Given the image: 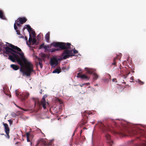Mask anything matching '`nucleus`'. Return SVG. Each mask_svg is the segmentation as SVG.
<instances>
[{
  "instance_id": "nucleus-1",
  "label": "nucleus",
  "mask_w": 146,
  "mask_h": 146,
  "mask_svg": "<svg viewBox=\"0 0 146 146\" xmlns=\"http://www.w3.org/2000/svg\"><path fill=\"white\" fill-rule=\"evenodd\" d=\"M8 44L9 46L12 48L8 47H5V53L7 54L11 53L13 55H9L8 59L13 62H15L16 59L18 63L21 66H24L23 62L25 65V69L21 68L20 71L23 73V75H25L28 76H30L31 73L34 71L33 64L27 60L20 48L11 44Z\"/></svg>"
},
{
  "instance_id": "nucleus-2",
  "label": "nucleus",
  "mask_w": 146,
  "mask_h": 146,
  "mask_svg": "<svg viewBox=\"0 0 146 146\" xmlns=\"http://www.w3.org/2000/svg\"><path fill=\"white\" fill-rule=\"evenodd\" d=\"M97 125L99 127L102 132L105 133V137L107 140V143L109 145L112 146L113 144V142L111 139L110 135L106 133L109 130L108 128L100 121H98Z\"/></svg>"
},
{
  "instance_id": "nucleus-3",
  "label": "nucleus",
  "mask_w": 146,
  "mask_h": 146,
  "mask_svg": "<svg viewBox=\"0 0 146 146\" xmlns=\"http://www.w3.org/2000/svg\"><path fill=\"white\" fill-rule=\"evenodd\" d=\"M78 52V51L75 49L70 50H64L62 55V56H63L62 58L63 59H66L70 56H74V54L77 53Z\"/></svg>"
},
{
  "instance_id": "nucleus-4",
  "label": "nucleus",
  "mask_w": 146,
  "mask_h": 146,
  "mask_svg": "<svg viewBox=\"0 0 146 146\" xmlns=\"http://www.w3.org/2000/svg\"><path fill=\"white\" fill-rule=\"evenodd\" d=\"M71 45L69 43L59 42L58 47L61 50H67L71 48H70Z\"/></svg>"
},
{
  "instance_id": "nucleus-5",
  "label": "nucleus",
  "mask_w": 146,
  "mask_h": 146,
  "mask_svg": "<svg viewBox=\"0 0 146 146\" xmlns=\"http://www.w3.org/2000/svg\"><path fill=\"white\" fill-rule=\"evenodd\" d=\"M16 95L17 97H18L21 101L23 102L27 99L28 97L29 96V94L28 93H23L22 94H20L19 96V94L16 91Z\"/></svg>"
},
{
  "instance_id": "nucleus-6",
  "label": "nucleus",
  "mask_w": 146,
  "mask_h": 146,
  "mask_svg": "<svg viewBox=\"0 0 146 146\" xmlns=\"http://www.w3.org/2000/svg\"><path fill=\"white\" fill-rule=\"evenodd\" d=\"M52 144V141H50L49 142H47L45 139H42L38 140L36 145H44V146H51Z\"/></svg>"
},
{
  "instance_id": "nucleus-7",
  "label": "nucleus",
  "mask_w": 146,
  "mask_h": 146,
  "mask_svg": "<svg viewBox=\"0 0 146 146\" xmlns=\"http://www.w3.org/2000/svg\"><path fill=\"white\" fill-rule=\"evenodd\" d=\"M3 125L4 126V129L5 132L6 134L5 137L9 139L10 138V136L9 135L10 131V129L7 123H3Z\"/></svg>"
},
{
  "instance_id": "nucleus-8",
  "label": "nucleus",
  "mask_w": 146,
  "mask_h": 146,
  "mask_svg": "<svg viewBox=\"0 0 146 146\" xmlns=\"http://www.w3.org/2000/svg\"><path fill=\"white\" fill-rule=\"evenodd\" d=\"M50 63L51 66H56L58 64V61L57 58L55 57H53L50 59Z\"/></svg>"
},
{
  "instance_id": "nucleus-9",
  "label": "nucleus",
  "mask_w": 146,
  "mask_h": 146,
  "mask_svg": "<svg viewBox=\"0 0 146 146\" xmlns=\"http://www.w3.org/2000/svg\"><path fill=\"white\" fill-rule=\"evenodd\" d=\"M46 97V96L45 97L44 96L41 99L40 102V104L42 106V107L44 109H46V102L45 99V98Z\"/></svg>"
},
{
  "instance_id": "nucleus-10",
  "label": "nucleus",
  "mask_w": 146,
  "mask_h": 146,
  "mask_svg": "<svg viewBox=\"0 0 146 146\" xmlns=\"http://www.w3.org/2000/svg\"><path fill=\"white\" fill-rule=\"evenodd\" d=\"M25 26L26 27H24L23 29H24L25 28H26L29 32H30L32 33L33 36L34 37L35 36V33L33 31L32 29L31 28L30 26L28 25H26Z\"/></svg>"
},
{
  "instance_id": "nucleus-11",
  "label": "nucleus",
  "mask_w": 146,
  "mask_h": 146,
  "mask_svg": "<svg viewBox=\"0 0 146 146\" xmlns=\"http://www.w3.org/2000/svg\"><path fill=\"white\" fill-rule=\"evenodd\" d=\"M77 77L80 78L82 79H88L89 80V78L87 76L84 74H82L80 73H79L78 74Z\"/></svg>"
},
{
  "instance_id": "nucleus-12",
  "label": "nucleus",
  "mask_w": 146,
  "mask_h": 146,
  "mask_svg": "<svg viewBox=\"0 0 146 146\" xmlns=\"http://www.w3.org/2000/svg\"><path fill=\"white\" fill-rule=\"evenodd\" d=\"M21 24H22L25 23L27 20V19L25 17H19L18 19Z\"/></svg>"
},
{
  "instance_id": "nucleus-13",
  "label": "nucleus",
  "mask_w": 146,
  "mask_h": 146,
  "mask_svg": "<svg viewBox=\"0 0 146 146\" xmlns=\"http://www.w3.org/2000/svg\"><path fill=\"white\" fill-rule=\"evenodd\" d=\"M33 39L31 37V35L30 34V37L29 38L28 42L27 41V44L28 46L29 47H31V43Z\"/></svg>"
},
{
  "instance_id": "nucleus-14",
  "label": "nucleus",
  "mask_w": 146,
  "mask_h": 146,
  "mask_svg": "<svg viewBox=\"0 0 146 146\" xmlns=\"http://www.w3.org/2000/svg\"><path fill=\"white\" fill-rule=\"evenodd\" d=\"M127 133L131 136L135 135L136 133V131H130L129 130H127Z\"/></svg>"
},
{
  "instance_id": "nucleus-15",
  "label": "nucleus",
  "mask_w": 146,
  "mask_h": 146,
  "mask_svg": "<svg viewBox=\"0 0 146 146\" xmlns=\"http://www.w3.org/2000/svg\"><path fill=\"white\" fill-rule=\"evenodd\" d=\"M11 67L12 68V69L15 70H18L19 68V67L16 65L14 64H12L11 65Z\"/></svg>"
},
{
  "instance_id": "nucleus-16",
  "label": "nucleus",
  "mask_w": 146,
  "mask_h": 146,
  "mask_svg": "<svg viewBox=\"0 0 146 146\" xmlns=\"http://www.w3.org/2000/svg\"><path fill=\"white\" fill-rule=\"evenodd\" d=\"M45 37L46 42H49L50 39V33L49 32H48L47 34H46Z\"/></svg>"
},
{
  "instance_id": "nucleus-17",
  "label": "nucleus",
  "mask_w": 146,
  "mask_h": 146,
  "mask_svg": "<svg viewBox=\"0 0 146 146\" xmlns=\"http://www.w3.org/2000/svg\"><path fill=\"white\" fill-rule=\"evenodd\" d=\"M61 71L60 68L59 69V68H56L52 72V73H57V74H59L60 73Z\"/></svg>"
},
{
  "instance_id": "nucleus-18",
  "label": "nucleus",
  "mask_w": 146,
  "mask_h": 146,
  "mask_svg": "<svg viewBox=\"0 0 146 146\" xmlns=\"http://www.w3.org/2000/svg\"><path fill=\"white\" fill-rule=\"evenodd\" d=\"M0 18L2 19H5L6 18L4 16L3 11L0 10Z\"/></svg>"
},
{
  "instance_id": "nucleus-19",
  "label": "nucleus",
  "mask_w": 146,
  "mask_h": 146,
  "mask_svg": "<svg viewBox=\"0 0 146 146\" xmlns=\"http://www.w3.org/2000/svg\"><path fill=\"white\" fill-rule=\"evenodd\" d=\"M118 58L117 57H116L113 58V62L112 63V65L115 66H117L116 60L117 59H118Z\"/></svg>"
},
{
  "instance_id": "nucleus-20",
  "label": "nucleus",
  "mask_w": 146,
  "mask_h": 146,
  "mask_svg": "<svg viewBox=\"0 0 146 146\" xmlns=\"http://www.w3.org/2000/svg\"><path fill=\"white\" fill-rule=\"evenodd\" d=\"M59 42H52L51 44V45H52L54 47H58Z\"/></svg>"
},
{
  "instance_id": "nucleus-21",
  "label": "nucleus",
  "mask_w": 146,
  "mask_h": 146,
  "mask_svg": "<svg viewBox=\"0 0 146 146\" xmlns=\"http://www.w3.org/2000/svg\"><path fill=\"white\" fill-rule=\"evenodd\" d=\"M93 79L94 80H96L98 77V76L97 74L94 73L93 74Z\"/></svg>"
},
{
  "instance_id": "nucleus-22",
  "label": "nucleus",
  "mask_w": 146,
  "mask_h": 146,
  "mask_svg": "<svg viewBox=\"0 0 146 146\" xmlns=\"http://www.w3.org/2000/svg\"><path fill=\"white\" fill-rule=\"evenodd\" d=\"M139 146H146V141H143L139 145Z\"/></svg>"
},
{
  "instance_id": "nucleus-23",
  "label": "nucleus",
  "mask_w": 146,
  "mask_h": 146,
  "mask_svg": "<svg viewBox=\"0 0 146 146\" xmlns=\"http://www.w3.org/2000/svg\"><path fill=\"white\" fill-rule=\"evenodd\" d=\"M36 42V39L34 38L33 39L31 43V45H33L34 44H35Z\"/></svg>"
},
{
  "instance_id": "nucleus-24",
  "label": "nucleus",
  "mask_w": 146,
  "mask_h": 146,
  "mask_svg": "<svg viewBox=\"0 0 146 146\" xmlns=\"http://www.w3.org/2000/svg\"><path fill=\"white\" fill-rule=\"evenodd\" d=\"M20 23V21L19 20H18V19L17 20L15 21V23H16V25H17L18 27H20L21 26L20 25L21 23Z\"/></svg>"
},
{
  "instance_id": "nucleus-25",
  "label": "nucleus",
  "mask_w": 146,
  "mask_h": 146,
  "mask_svg": "<svg viewBox=\"0 0 146 146\" xmlns=\"http://www.w3.org/2000/svg\"><path fill=\"white\" fill-rule=\"evenodd\" d=\"M138 82L140 85H143L144 84V82L139 80H138Z\"/></svg>"
},
{
  "instance_id": "nucleus-26",
  "label": "nucleus",
  "mask_w": 146,
  "mask_h": 146,
  "mask_svg": "<svg viewBox=\"0 0 146 146\" xmlns=\"http://www.w3.org/2000/svg\"><path fill=\"white\" fill-rule=\"evenodd\" d=\"M16 31L17 32V35H21L20 33V31L19 30L17 29L16 30Z\"/></svg>"
},
{
  "instance_id": "nucleus-27",
  "label": "nucleus",
  "mask_w": 146,
  "mask_h": 146,
  "mask_svg": "<svg viewBox=\"0 0 146 146\" xmlns=\"http://www.w3.org/2000/svg\"><path fill=\"white\" fill-rule=\"evenodd\" d=\"M39 64V65L40 67L41 68H42L43 65L42 64V62H38Z\"/></svg>"
},
{
  "instance_id": "nucleus-28",
  "label": "nucleus",
  "mask_w": 146,
  "mask_h": 146,
  "mask_svg": "<svg viewBox=\"0 0 146 146\" xmlns=\"http://www.w3.org/2000/svg\"><path fill=\"white\" fill-rule=\"evenodd\" d=\"M106 76H107V77H108V79L110 80L111 79V76L110 74H108L106 75Z\"/></svg>"
},
{
  "instance_id": "nucleus-29",
  "label": "nucleus",
  "mask_w": 146,
  "mask_h": 146,
  "mask_svg": "<svg viewBox=\"0 0 146 146\" xmlns=\"http://www.w3.org/2000/svg\"><path fill=\"white\" fill-rule=\"evenodd\" d=\"M14 28L15 29V30H16H16H17V29L18 27H17V26H16V23H15L14 24Z\"/></svg>"
},
{
  "instance_id": "nucleus-30",
  "label": "nucleus",
  "mask_w": 146,
  "mask_h": 146,
  "mask_svg": "<svg viewBox=\"0 0 146 146\" xmlns=\"http://www.w3.org/2000/svg\"><path fill=\"white\" fill-rule=\"evenodd\" d=\"M55 51H56V50H55V48H53V49H51L50 50V51L51 52H55Z\"/></svg>"
},
{
  "instance_id": "nucleus-31",
  "label": "nucleus",
  "mask_w": 146,
  "mask_h": 146,
  "mask_svg": "<svg viewBox=\"0 0 146 146\" xmlns=\"http://www.w3.org/2000/svg\"><path fill=\"white\" fill-rule=\"evenodd\" d=\"M44 44H41V45H40L39 47V49H41L42 48H43L44 46Z\"/></svg>"
},
{
  "instance_id": "nucleus-32",
  "label": "nucleus",
  "mask_w": 146,
  "mask_h": 146,
  "mask_svg": "<svg viewBox=\"0 0 146 146\" xmlns=\"http://www.w3.org/2000/svg\"><path fill=\"white\" fill-rule=\"evenodd\" d=\"M86 123H87V122L86 121H83V122H82V123H81V124L82 125H85Z\"/></svg>"
},
{
  "instance_id": "nucleus-33",
  "label": "nucleus",
  "mask_w": 146,
  "mask_h": 146,
  "mask_svg": "<svg viewBox=\"0 0 146 146\" xmlns=\"http://www.w3.org/2000/svg\"><path fill=\"white\" fill-rule=\"evenodd\" d=\"M58 101V102L60 104H62L63 103V102L62 101H61L60 99H57Z\"/></svg>"
},
{
  "instance_id": "nucleus-34",
  "label": "nucleus",
  "mask_w": 146,
  "mask_h": 146,
  "mask_svg": "<svg viewBox=\"0 0 146 146\" xmlns=\"http://www.w3.org/2000/svg\"><path fill=\"white\" fill-rule=\"evenodd\" d=\"M87 72L90 74H92V72L90 70H87Z\"/></svg>"
},
{
  "instance_id": "nucleus-35",
  "label": "nucleus",
  "mask_w": 146,
  "mask_h": 146,
  "mask_svg": "<svg viewBox=\"0 0 146 146\" xmlns=\"http://www.w3.org/2000/svg\"><path fill=\"white\" fill-rule=\"evenodd\" d=\"M26 135L27 136V137H29L30 135L29 133H27Z\"/></svg>"
},
{
  "instance_id": "nucleus-36",
  "label": "nucleus",
  "mask_w": 146,
  "mask_h": 146,
  "mask_svg": "<svg viewBox=\"0 0 146 146\" xmlns=\"http://www.w3.org/2000/svg\"><path fill=\"white\" fill-rule=\"evenodd\" d=\"M42 57L44 58H45L46 57V55L44 54H42Z\"/></svg>"
},
{
  "instance_id": "nucleus-37",
  "label": "nucleus",
  "mask_w": 146,
  "mask_h": 146,
  "mask_svg": "<svg viewBox=\"0 0 146 146\" xmlns=\"http://www.w3.org/2000/svg\"><path fill=\"white\" fill-rule=\"evenodd\" d=\"M112 81L113 82H117V79L115 78L113 79H112Z\"/></svg>"
},
{
  "instance_id": "nucleus-38",
  "label": "nucleus",
  "mask_w": 146,
  "mask_h": 146,
  "mask_svg": "<svg viewBox=\"0 0 146 146\" xmlns=\"http://www.w3.org/2000/svg\"><path fill=\"white\" fill-rule=\"evenodd\" d=\"M8 121L9 122L10 124H12L13 121L9 119L8 120Z\"/></svg>"
},
{
  "instance_id": "nucleus-39",
  "label": "nucleus",
  "mask_w": 146,
  "mask_h": 146,
  "mask_svg": "<svg viewBox=\"0 0 146 146\" xmlns=\"http://www.w3.org/2000/svg\"><path fill=\"white\" fill-rule=\"evenodd\" d=\"M17 106V107H18V108H20V109H21V110H24V111H26V110H25V109H23V108H21V107H19V106Z\"/></svg>"
},
{
  "instance_id": "nucleus-40",
  "label": "nucleus",
  "mask_w": 146,
  "mask_h": 146,
  "mask_svg": "<svg viewBox=\"0 0 146 146\" xmlns=\"http://www.w3.org/2000/svg\"><path fill=\"white\" fill-rule=\"evenodd\" d=\"M49 48L48 46H44L43 48L45 49H46L47 48Z\"/></svg>"
},
{
  "instance_id": "nucleus-41",
  "label": "nucleus",
  "mask_w": 146,
  "mask_h": 146,
  "mask_svg": "<svg viewBox=\"0 0 146 146\" xmlns=\"http://www.w3.org/2000/svg\"><path fill=\"white\" fill-rule=\"evenodd\" d=\"M38 60L39 62H42V60L41 58H38Z\"/></svg>"
},
{
  "instance_id": "nucleus-42",
  "label": "nucleus",
  "mask_w": 146,
  "mask_h": 146,
  "mask_svg": "<svg viewBox=\"0 0 146 146\" xmlns=\"http://www.w3.org/2000/svg\"><path fill=\"white\" fill-rule=\"evenodd\" d=\"M27 141L28 142H30V140L29 139V137H27Z\"/></svg>"
},
{
  "instance_id": "nucleus-43",
  "label": "nucleus",
  "mask_w": 146,
  "mask_h": 146,
  "mask_svg": "<svg viewBox=\"0 0 146 146\" xmlns=\"http://www.w3.org/2000/svg\"><path fill=\"white\" fill-rule=\"evenodd\" d=\"M25 40H26L27 42L28 41V38L27 37L25 36Z\"/></svg>"
},
{
  "instance_id": "nucleus-44",
  "label": "nucleus",
  "mask_w": 146,
  "mask_h": 146,
  "mask_svg": "<svg viewBox=\"0 0 146 146\" xmlns=\"http://www.w3.org/2000/svg\"><path fill=\"white\" fill-rule=\"evenodd\" d=\"M55 50H56V51H58L59 50H60V49L58 48H55Z\"/></svg>"
},
{
  "instance_id": "nucleus-45",
  "label": "nucleus",
  "mask_w": 146,
  "mask_h": 146,
  "mask_svg": "<svg viewBox=\"0 0 146 146\" xmlns=\"http://www.w3.org/2000/svg\"><path fill=\"white\" fill-rule=\"evenodd\" d=\"M82 130H81L80 131V135H81V134L82 133Z\"/></svg>"
},
{
  "instance_id": "nucleus-46",
  "label": "nucleus",
  "mask_w": 146,
  "mask_h": 146,
  "mask_svg": "<svg viewBox=\"0 0 146 146\" xmlns=\"http://www.w3.org/2000/svg\"><path fill=\"white\" fill-rule=\"evenodd\" d=\"M1 134V135H5V136L6 135H5L4 134Z\"/></svg>"
},
{
  "instance_id": "nucleus-47",
  "label": "nucleus",
  "mask_w": 146,
  "mask_h": 146,
  "mask_svg": "<svg viewBox=\"0 0 146 146\" xmlns=\"http://www.w3.org/2000/svg\"><path fill=\"white\" fill-rule=\"evenodd\" d=\"M121 64L120 65V67H119V68L120 69H121Z\"/></svg>"
},
{
  "instance_id": "nucleus-48",
  "label": "nucleus",
  "mask_w": 146,
  "mask_h": 146,
  "mask_svg": "<svg viewBox=\"0 0 146 146\" xmlns=\"http://www.w3.org/2000/svg\"><path fill=\"white\" fill-rule=\"evenodd\" d=\"M83 129H87V128H86V127H84L83 128Z\"/></svg>"
},
{
  "instance_id": "nucleus-49",
  "label": "nucleus",
  "mask_w": 146,
  "mask_h": 146,
  "mask_svg": "<svg viewBox=\"0 0 146 146\" xmlns=\"http://www.w3.org/2000/svg\"><path fill=\"white\" fill-rule=\"evenodd\" d=\"M74 135V132L73 134L72 135V136H73Z\"/></svg>"
},
{
  "instance_id": "nucleus-50",
  "label": "nucleus",
  "mask_w": 146,
  "mask_h": 146,
  "mask_svg": "<svg viewBox=\"0 0 146 146\" xmlns=\"http://www.w3.org/2000/svg\"><path fill=\"white\" fill-rule=\"evenodd\" d=\"M4 56H7V55H5V54H4Z\"/></svg>"
},
{
  "instance_id": "nucleus-51",
  "label": "nucleus",
  "mask_w": 146,
  "mask_h": 146,
  "mask_svg": "<svg viewBox=\"0 0 146 146\" xmlns=\"http://www.w3.org/2000/svg\"><path fill=\"white\" fill-rule=\"evenodd\" d=\"M89 112H88L87 113H88L89 114H90V113H89Z\"/></svg>"
},
{
  "instance_id": "nucleus-52",
  "label": "nucleus",
  "mask_w": 146,
  "mask_h": 146,
  "mask_svg": "<svg viewBox=\"0 0 146 146\" xmlns=\"http://www.w3.org/2000/svg\"><path fill=\"white\" fill-rule=\"evenodd\" d=\"M87 84H89V83H87Z\"/></svg>"
},
{
  "instance_id": "nucleus-53",
  "label": "nucleus",
  "mask_w": 146,
  "mask_h": 146,
  "mask_svg": "<svg viewBox=\"0 0 146 146\" xmlns=\"http://www.w3.org/2000/svg\"><path fill=\"white\" fill-rule=\"evenodd\" d=\"M1 49L0 48V51H1Z\"/></svg>"
},
{
  "instance_id": "nucleus-54",
  "label": "nucleus",
  "mask_w": 146,
  "mask_h": 146,
  "mask_svg": "<svg viewBox=\"0 0 146 146\" xmlns=\"http://www.w3.org/2000/svg\"><path fill=\"white\" fill-rule=\"evenodd\" d=\"M17 143H18V142H17V143H16V144H17Z\"/></svg>"
},
{
  "instance_id": "nucleus-55",
  "label": "nucleus",
  "mask_w": 146,
  "mask_h": 146,
  "mask_svg": "<svg viewBox=\"0 0 146 146\" xmlns=\"http://www.w3.org/2000/svg\"><path fill=\"white\" fill-rule=\"evenodd\" d=\"M125 134H126V132H125Z\"/></svg>"
}]
</instances>
